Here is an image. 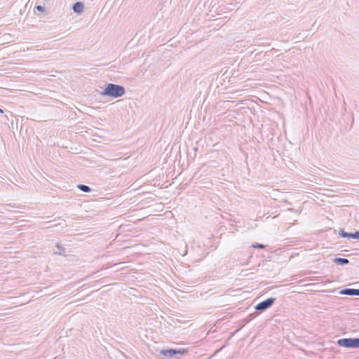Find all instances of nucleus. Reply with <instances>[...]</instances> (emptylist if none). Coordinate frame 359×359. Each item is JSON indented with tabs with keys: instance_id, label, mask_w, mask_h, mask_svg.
I'll return each mask as SVG.
<instances>
[{
	"instance_id": "nucleus-1",
	"label": "nucleus",
	"mask_w": 359,
	"mask_h": 359,
	"mask_svg": "<svg viewBox=\"0 0 359 359\" xmlns=\"http://www.w3.org/2000/svg\"><path fill=\"white\" fill-rule=\"evenodd\" d=\"M126 93L123 86L118 84L107 83L103 91L100 93L102 95H106L114 98H118Z\"/></svg>"
},
{
	"instance_id": "nucleus-2",
	"label": "nucleus",
	"mask_w": 359,
	"mask_h": 359,
	"mask_svg": "<svg viewBox=\"0 0 359 359\" xmlns=\"http://www.w3.org/2000/svg\"><path fill=\"white\" fill-rule=\"evenodd\" d=\"M187 353V350L185 348H169L162 349L159 351V354L167 358H180Z\"/></svg>"
},
{
	"instance_id": "nucleus-3",
	"label": "nucleus",
	"mask_w": 359,
	"mask_h": 359,
	"mask_svg": "<svg viewBox=\"0 0 359 359\" xmlns=\"http://www.w3.org/2000/svg\"><path fill=\"white\" fill-rule=\"evenodd\" d=\"M337 344L347 348H359V337L339 339L337 340Z\"/></svg>"
},
{
	"instance_id": "nucleus-4",
	"label": "nucleus",
	"mask_w": 359,
	"mask_h": 359,
	"mask_svg": "<svg viewBox=\"0 0 359 359\" xmlns=\"http://www.w3.org/2000/svg\"><path fill=\"white\" fill-rule=\"evenodd\" d=\"M276 298L270 297L257 304L255 309L259 311H264L270 308L275 302Z\"/></svg>"
},
{
	"instance_id": "nucleus-5",
	"label": "nucleus",
	"mask_w": 359,
	"mask_h": 359,
	"mask_svg": "<svg viewBox=\"0 0 359 359\" xmlns=\"http://www.w3.org/2000/svg\"><path fill=\"white\" fill-rule=\"evenodd\" d=\"M339 294L348 296H359V289L345 288L341 290Z\"/></svg>"
},
{
	"instance_id": "nucleus-6",
	"label": "nucleus",
	"mask_w": 359,
	"mask_h": 359,
	"mask_svg": "<svg viewBox=\"0 0 359 359\" xmlns=\"http://www.w3.org/2000/svg\"><path fill=\"white\" fill-rule=\"evenodd\" d=\"M84 6L81 1L76 2L73 6L72 10L75 13L80 14L83 11Z\"/></svg>"
},
{
	"instance_id": "nucleus-7",
	"label": "nucleus",
	"mask_w": 359,
	"mask_h": 359,
	"mask_svg": "<svg viewBox=\"0 0 359 359\" xmlns=\"http://www.w3.org/2000/svg\"><path fill=\"white\" fill-rule=\"evenodd\" d=\"M333 262L337 265H346L349 263V260L346 258L336 257L333 259Z\"/></svg>"
},
{
	"instance_id": "nucleus-8",
	"label": "nucleus",
	"mask_w": 359,
	"mask_h": 359,
	"mask_svg": "<svg viewBox=\"0 0 359 359\" xmlns=\"http://www.w3.org/2000/svg\"><path fill=\"white\" fill-rule=\"evenodd\" d=\"M77 188L83 191V192H86V193H89L91 191V188L87 185H85V184H78L77 185Z\"/></svg>"
},
{
	"instance_id": "nucleus-9",
	"label": "nucleus",
	"mask_w": 359,
	"mask_h": 359,
	"mask_svg": "<svg viewBox=\"0 0 359 359\" xmlns=\"http://www.w3.org/2000/svg\"><path fill=\"white\" fill-rule=\"evenodd\" d=\"M56 246L59 249V252H55L54 254L65 256V248L63 246L60 245L59 243H57Z\"/></svg>"
},
{
	"instance_id": "nucleus-10",
	"label": "nucleus",
	"mask_w": 359,
	"mask_h": 359,
	"mask_svg": "<svg viewBox=\"0 0 359 359\" xmlns=\"http://www.w3.org/2000/svg\"><path fill=\"white\" fill-rule=\"evenodd\" d=\"M339 234L342 238H350L351 233L346 232L344 229H340Z\"/></svg>"
},
{
	"instance_id": "nucleus-11",
	"label": "nucleus",
	"mask_w": 359,
	"mask_h": 359,
	"mask_svg": "<svg viewBox=\"0 0 359 359\" xmlns=\"http://www.w3.org/2000/svg\"><path fill=\"white\" fill-rule=\"evenodd\" d=\"M350 238L359 239V230L354 233H351Z\"/></svg>"
},
{
	"instance_id": "nucleus-12",
	"label": "nucleus",
	"mask_w": 359,
	"mask_h": 359,
	"mask_svg": "<svg viewBox=\"0 0 359 359\" xmlns=\"http://www.w3.org/2000/svg\"><path fill=\"white\" fill-rule=\"evenodd\" d=\"M252 247L254 248H257V249H264L265 248V245L263 244L257 243L252 244Z\"/></svg>"
},
{
	"instance_id": "nucleus-13",
	"label": "nucleus",
	"mask_w": 359,
	"mask_h": 359,
	"mask_svg": "<svg viewBox=\"0 0 359 359\" xmlns=\"http://www.w3.org/2000/svg\"><path fill=\"white\" fill-rule=\"evenodd\" d=\"M36 9L39 12L45 11V8L41 5H38L36 6Z\"/></svg>"
},
{
	"instance_id": "nucleus-14",
	"label": "nucleus",
	"mask_w": 359,
	"mask_h": 359,
	"mask_svg": "<svg viewBox=\"0 0 359 359\" xmlns=\"http://www.w3.org/2000/svg\"><path fill=\"white\" fill-rule=\"evenodd\" d=\"M0 112L1 113H3V110L0 109Z\"/></svg>"
}]
</instances>
